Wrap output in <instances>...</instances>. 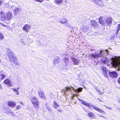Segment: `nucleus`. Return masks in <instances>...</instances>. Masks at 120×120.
I'll use <instances>...</instances> for the list:
<instances>
[{
    "instance_id": "f257e3e1",
    "label": "nucleus",
    "mask_w": 120,
    "mask_h": 120,
    "mask_svg": "<svg viewBox=\"0 0 120 120\" xmlns=\"http://www.w3.org/2000/svg\"><path fill=\"white\" fill-rule=\"evenodd\" d=\"M12 15L11 12H8L5 14L3 11H0V20L3 22L6 20H9L12 17Z\"/></svg>"
},
{
    "instance_id": "f03ea898",
    "label": "nucleus",
    "mask_w": 120,
    "mask_h": 120,
    "mask_svg": "<svg viewBox=\"0 0 120 120\" xmlns=\"http://www.w3.org/2000/svg\"><path fill=\"white\" fill-rule=\"evenodd\" d=\"M31 101L34 108L38 109L39 108V102L37 98L35 97H34L31 99Z\"/></svg>"
},
{
    "instance_id": "7ed1b4c3",
    "label": "nucleus",
    "mask_w": 120,
    "mask_h": 120,
    "mask_svg": "<svg viewBox=\"0 0 120 120\" xmlns=\"http://www.w3.org/2000/svg\"><path fill=\"white\" fill-rule=\"evenodd\" d=\"M112 66L115 67H118L120 69V60L117 59H114L112 62Z\"/></svg>"
},
{
    "instance_id": "20e7f679",
    "label": "nucleus",
    "mask_w": 120,
    "mask_h": 120,
    "mask_svg": "<svg viewBox=\"0 0 120 120\" xmlns=\"http://www.w3.org/2000/svg\"><path fill=\"white\" fill-rule=\"evenodd\" d=\"M109 76L112 78H116L118 77V74L115 71L109 72Z\"/></svg>"
},
{
    "instance_id": "39448f33",
    "label": "nucleus",
    "mask_w": 120,
    "mask_h": 120,
    "mask_svg": "<svg viewBox=\"0 0 120 120\" xmlns=\"http://www.w3.org/2000/svg\"><path fill=\"white\" fill-rule=\"evenodd\" d=\"M92 107L93 109L96 110L99 112L102 113L103 114L105 115L106 114L105 112L103 110L97 107V106L94 105H92Z\"/></svg>"
},
{
    "instance_id": "423d86ee",
    "label": "nucleus",
    "mask_w": 120,
    "mask_h": 120,
    "mask_svg": "<svg viewBox=\"0 0 120 120\" xmlns=\"http://www.w3.org/2000/svg\"><path fill=\"white\" fill-rule=\"evenodd\" d=\"M38 94L40 98L44 99L45 100H46V98L44 92L40 90L38 91Z\"/></svg>"
},
{
    "instance_id": "0eeeda50",
    "label": "nucleus",
    "mask_w": 120,
    "mask_h": 120,
    "mask_svg": "<svg viewBox=\"0 0 120 120\" xmlns=\"http://www.w3.org/2000/svg\"><path fill=\"white\" fill-rule=\"evenodd\" d=\"M91 26V27H96L98 26V24L97 22L93 20L90 21Z\"/></svg>"
},
{
    "instance_id": "6e6552de",
    "label": "nucleus",
    "mask_w": 120,
    "mask_h": 120,
    "mask_svg": "<svg viewBox=\"0 0 120 120\" xmlns=\"http://www.w3.org/2000/svg\"><path fill=\"white\" fill-rule=\"evenodd\" d=\"M22 29L26 32H28L29 30L30 29L31 26L27 24H26L25 25L23 26Z\"/></svg>"
},
{
    "instance_id": "1a4fd4ad",
    "label": "nucleus",
    "mask_w": 120,
    "mask_h": 120,
    "mask_svg": "<svg viewBox=\"0 0 120 120\" xmlns=\"http://www.w3.org/2000/svg\"><path fill=\"white\" fill-rule=\"evenodd\" d=\"M105 17L101 16L99 19V22L102 25H104L105 24Z\"/></svg>"
},
{
    "instance_id": "9d476101",
    "label": "nucleus",
    "mask_w": 120,
    "mask_h": 120,
    "mask_svg": "<svg viewBox=\"0 0 120 120\" xmlns=\"http://www.w3.org/2000/svg\"><path fill=\"white\" fill-rule=\"evenodd\" d=\"M10 60L12 61L15 64V62H16L17 59L13 54H12L10 55L9 56Z\"/></svg>"
},
{
    "instance_id": "9b49d317",
    "label": "nucleus",
    "mask_w": 120,
    "mask_h": 120,
    "mask_svg": "<svg viewBox=\"0 0 120 120\" xmlns=\"http://www.w3.org/2000/svg\"><path fill=\"white\" fill-rule=\"evenodd\" d=\"M101 52H100L99 54L97 53H92L90 55V56L94 57V59L97 58L98 57H100L101 56Z\"/></svg>"
},
{
    "instance_id": "f8f14e48",
    "label": "nucleus",
    "mask_w": 120,
    "mask_h": 120,
    "mask_svg": "<svg viewBox=\"0 0 120 120\" xmlns=\"http://www.w3.org/2000/svg\"><path fill=\"white\" fill-rule=\"evenodd\" d=\"M102 74L104 75L105 78H107L108 75L106 68H104V67H102Z\"/></svg>"
},
{
    "instance_id": "ddd939ff",
    "label": "nucleus",
    "mask_w": 120,
    "mask_h": 120,
    "mask_svg": "<svg viewBox=\"0 0 120 120\" xmlns=\"http://www.w3.org/2000/svg\"><path fill=\"white\" fill-rule=\"evenodd\" d=\"M7 104L9 106L12 107H14L16 105L15 102L13 101H8V102Z\"/></svg>"
},
{
    "instance_id": "4468645a",
    "label": "nucleus",
    "mask_w": 120,
    "mask_h": 120,
    "mask_svg": "<svg viewBox=\"0 0 120 120\" xmlns=\"http://www.w3.org/2000/svg\"><path fill=\"white\" fill-rule=\"evenodd\" d=\"M78 100L81 102V103L82 104L84 105L85 106L88 107L90 106V105L89 103L86 102L82 100L79 99Z\"/></svg>"
},
{
    "instance_id": "2eb2a0df",
    "label": "nucleus",
    "mask_w": 120,
    "mask_h": 120,
    "mask_svg": "<svg viewBox=\"0 0 120 120\" xmlns=\"http://www.w3.org/2000/svg\"><path fill=\"white\" fill-rule=\"evenodd\" d=\"M5 84L8 85L9 86H11L12 84L11 81L9 79H6L3 82Z\"/></svg>"
},
{
    "instance_id": "dca6fc26",
    "label": "nucleus",
    "mask_w": 120,
    "mask_h": 120,
    "mask_svg": "<svg viewBox=\"0 0 120 120\" xmlns=\"http://www.w3.org/2000/svg\"><path fill=\"white\" fill-rule=\"evenodd\" d=\"M72 61L73 62V64L74 65H78L79 62V60L74 57H72L71 59Z\"/></svg>"
},
{
    "instance_id": "f3484780",
    "label": "nucleus",
    "mask_w": 120,
    "mask_h": 120,
    "mask_svg": "<svg viewBox=\"0 0 120 120\" xmlns=\"http://www.w3.org/2000/svg\"><path fill=\"white\" fill-rule=\"evenodd\" d=\"M112 18L110 17H108L107 18L105 22L108 24H111L112 22Z\"/></svg>"
},
{
    "instance_id": "a211bd4d",
    "label": "nucleus",
    "mask_w": 120,
    "mask_h": 120,
    "mask_svg": "<svg viewBox=\"0 0 120 120\" xmlns=\"http://www.w3.org/2000/svg\"><path fill=\"white\" fill-rule=\"evenodd\" d=\"M88 116L90 118H94L95 116L92 112H90L87 113Z\"/></svg>"
},
{
    "instance_id": "6ab92c4d",
    "label": "nucleus",
    "mask_w": 120,
    "mask_h": 120,
    "mask_svg": "<svg viewBox=\"0 0 120 120\" xmlns=\"http://www.w3.org/2000/svg\"><path fill=\"white\" fill-rule=\"evenodd\" d=\"M98 5L101 6L103 4V3L101 0H97L95 3Z\"/></svg>"
},
{
    "instance_id": "aec40b11",
    "label": "nucleus",
    "mask_w": 120,
    "mask_h": 120,
    "mask_svg": "<svg viewBox=\"0 0 120 120\" xmlns=\"http://www.w3.org/2000/svg\"><path fill=\"white\" fill-rule=\"evenodd\" d=\"M120 30V24H118L117 25V26L116 28V30H115V34H118L119 31Z\"/></svg>"
},
{
    "instance_id": "412c9836",
    "label": "nucleus",
    "mask_w": 120,
    "mask_h": 120,
    "mask_svg": "<svg viewBox=\"0 0 120 120\" xmlns=\"http://www.w3.org/2000/svg\"><path fill=\"white\" fill-rule=\"evenodd\" d=\"M67 20L66 19H63L60 21V23L62 24L67 23V24H68V23L67 22Z\"/></svg>"
},
{
    "instance_id": "4be33fe9",
    "label": "nucleus",
    "mask_w": 120,
    "mask_h": 120,
    "mask_svg": "<svg viewBox=\"0 0 120 120\" xmlns=\"http://www.w3.org/2000/svg\"><path fill=\"white\" fill-rule=\"evenodd\" d=\"M19 10L18 8H16L14 10V15H16L19 13Z\"/></svg>"
},
{
    "instance_id": "5701e85b",
    "label": "nucleus",
    "mask_w": 120,
    "mask_h": 120,
    "mask_svg": "<svg viewBox=\"0 0 120 120\" xmlns=\"http://www.w3.org/2000/svg\"><path fill=\"white\" fill-rule=\"evenodd\" d=\"M5 75L0 74V81H1L2 80L5 78Z\"/></svg>"
},
{
    "instance_id": "b1692460",
    "label": "nucleus",
    "mask_w": 120,
    "mask_h": 120,
    "mask_svg": "<svg viewBox=\"0 0 120 120\" xmlns=\"http://www.w3.org/2000/svg\"><path fill=\"white\" fill-rule=\"evenodd\" d=\"M63 0H55V3L57 4H59L63 2Z\"/></svg>"
},
{
    "instance_id": "393cba45",
    "label": "nucleus",
    "mask_w": 120,
    "mask_h": 120,
    "mask_svg": "<svg viewBox=\"0 0 120 120\" xmlns=\"http://www.w3.org/2000/svg\"><path fill=\"white\" fill-rule=\"evenodd\" d=\"M53 105L55 109H56L59 107V105L55 101H54Z\"/></svg>"
},
{
    "instance_id": "a878e982",
    "label": "nucleus",
    "mask_w": 120,
    "mask_h": 120,
    "mask_svg": "<svg viewBox=\"0 0 120 120\" xmlns=\"http://www.w3.org/2000/svg\"><path fill=\"white\" fill-rule=\"evenodd\" d=\"M63 60L65 63H67L69 60V58L68 57H66L64 58Z\"/></svg>"
},
{
    "instance_id": "bb28decb",
    "label": "nucleus",
    "mask_w": 120,
    "mask_h": 120,
    "mask_svg": "<svg viewBox=\"0 0 120 120\" xmlns=\"http://www.w3.org/2000/svg\"><path fill=\"white\" fill-rule=\"evenodd\" d=\"M71 89V88L69 87H65V88L64 90V91H68V90H70Z\"/></svg>"
},
{
    "instance_id": "cd10ccee",
    "label": "nucleus",
    "mask_w": 120,
    "mask_h": 120,
    "mask_svg": "<svg viewBox=\"0 0 120 120\" xmlns=\"http://www.w3.org/2000/svg\"><path fill=\"white\" fill-rule=\"evenodd\" d=\"M4 38V36L3 35L0 33V40H2Z\"/></svg>"
},
{
    "instance_id": "c85d7f7f",
    "label": "nucleus",
    "mask_w": 120,
    "mask_h": 120,
    "mask_svg": "<svg viewBox=\"0 0 120 120\" xmlns=\"http://www.w3.org/2000/svg\"><path fill=\"white\" fill-rule=\"evenodd\" d=\"M13 89L14 90V91L16 92V94H17L18 95L19 94V92L17 90L15 89Z\"/></svg>"
},
{
    "instance_id": "c756f323",
    "label": "nucleus",
    "mask_w": 120,
    "mask_h": 120,
    "mask_svg": "<svg viewBox=\"0 0 120 120\" xmlns=\"http://www.w3.org/2000/svg\"><path fill=\"white\" fill-rule=\"evenodd\" d=\"M82 88H78L77 90V91L78 92H81L82 91Z\"/></svg>"
},
{
    "instance_id": "7c9ffc66",
    "label": "nucleus",
    "mask_w": 120,
    "mask_h": 120,
    "mask_svg": "<svg viewBox=\"0 0 120 120\" xmlns=\"http://www.w3.org/2000/svg\"><path fill=\"white\" fill-rule=\"evenodd\" d=\"M58 60H54L53 62L54 63V64H55L58 63Z\"/></svg>"
},
{
    "instance_id": "2f4dec72",
    "label": "nucleus",
    "mask_w": 120,
    "mask_h": 120,
    "mask_svg": "<svg viewBox=\"0 0 120 120\" xmlns=\"http://www.w3.org/2000/svg\"><path fill=\"white\" fill-rule=\"evenodd\" d=\"M118 82L120 84V76L118 78L117 80Z\"/></svg>"
},
{
    "instance_id": "473e14b6",
    "label": "nucleus",
    "mask_w": 120,
    "mask_h": 120,
    "mask_svg": "<svg viewBox=\"0 0 120 120\" xmlns=\"http://www.w3.org/2000/svg\"><path fill=\"white\" fill-rule=\"evenodd\" d=\"M3 3V0H0V6L2 5Z\"/></svg>"
},
{
    "instance_id": "72a5a7b5",
    "label": "nucleus",
    "mask_w": 120,
    "mask_h": 120,
    "mask_svg": "<svg viewBox=\"0 0 120 120\" xmlns=\"http://www.w3.org/2000/svg\"><path fill=\"white\" fill-rule=\"evenodd\" d=\"M101 89H100V90H98V91L100 93L102 94L103 93L102 92V91H101Z\"/></svg>"
},
{
    "instance_id": "f704fd0d",
    "label": "nucleus",
    "mask_w": 120,
    "mask_h": 120,
    "mask_svg": "<svg viewBox=\"0 0 120 120\" xmlns=\"http://www.w3.org/2000/svg\"><path fill=\"white\" fill-rule=\"evenodd\" d=\"M20 108V105H18L16 107V109H18Z\"/></svg>"
},
{
    "instance_id": "c9c22d12",
    "label": "nucleus",
    "mask_w": 120,
    "mask_h": 120,
    "mask_svg": "<svg viewBox=\"0 0 120 120\" xmlns=\"http://www.w3.org/2000/svg\"><path fill=\"white\" fill-rule=\"evenodd\" d=\"M102 63L103 64H105L106 63V61L105 60H103L102 61Z\"/></svg>"
},
{
    "instance_id": "e433bc0d",
    "label": "nucleus",
    "mask_w": 120,
    "mask_h": 120,
    "mask_svg": "<svg viewBox=\"0 0 120 120\" xmlns=\"http://www.w3.org/2000/svg\"><path fill=\"white\" fill-rule=\"evenodd\" d=\"M57 111L60 112H61L62 111V110L61 109H60L59 110H57Z\"/></svg>"
},
{
    "instance_id": "4c0bfd02",
    "label": "nucleus",
    "mask_w": 120,
    "mask_h": 120,
    "mask_svg": "<svg viewBox=\"0 0 120 120\" xmlns=\"http://www.w3.org/2000/svg\"><path fill=\"white\" fill-rule=\"evenodd\" d=\"M2 89V87L1 86V85L0 83V89Z\"/></svg>"
},
{
    "instance_id": "58836bf2",
    "label": "nucleus",
    "mask_w": 120,
    "mask_h": 120,
    "mask_svg": "<svg viewBox=\"0 0 120 120\" xmlns=\"http://www.w3.org/2000/svg\"><path fill=\"white\" fill-rule=\"evenodd\" d=\"M19 102L20 103V104H21L22 105H23V103L22 102H21V101H20Z\"/></svg>"
},
{
    "instance_id": "ea45409f",
    "label": "nucleus",
    "mask_w": 120,
    "mask_h": 120,
    "mask_svg": "<svg viewBox=\"0 0 120 120\" xmlns=\"http://www.w3.org/2000/svg\"><path fill=\"white\" fill-rule=\"evenodd\" d=\"M91 0L93 2L95 3V2L97 0Z\"/></svg>"
},
{
    "instance_id": "a19ab883",
    "label": "nucleus",
    "mask_w": 120,
    "mask_h": 120,
    "mask_svg": "<svg viewBox=\"0 0 120 120\" xmlns=\"http://www.w3.org/2000/svg\"><path fill=\"white\" fill-rule=\"evenodd\" d=\"M3 26L5 27H6V26L5 25H3Z\"/></svg>"
},
{
    "instance_id": "79ce46f5",
    "label": "nucleus",
    "mask_w": 120,
    "mask_h": 120,
    "mask_svg": "<svg viewBox=\"0 0 120 120\" xmlns=\"http://www.w3.org/2000/svg\"><path fill=\"white\" fill-rule=\"evenodd\" d=\"M101 116V117H103V116Z\"/></svg>"
},
{
    "instance_id": "37998d69",
    "label": "nucleus",
    "mask_w": 120,
    "mask_h": 120,
    "mask_svg": "<svg viewBox=\"0 0 120 120\" xmlns=\"http://www.w3.org/2000/svg\"><path fill=\"white\" fill-rule=\"evenodd\" d=\"M1 61V60L0 59V61Z\"/></svg>"
},
{
    "instance_id": "c03bdc74",
    "label": "nucleus",
    "mask_w": 120,
    "mask_h": 120,
    "mask_svg": "<svg viewBox=\"0 0 120 120\" xmlns=\"http://www.w3.org/2000/svg\"><path fill=\"white\" fill-rule=\"evenodd\" d=\"M101 89H102V88H101Z\"/></svg>"
}]
</instances>
